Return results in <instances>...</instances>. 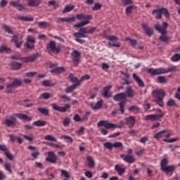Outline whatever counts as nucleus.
Instances as JSON below:
<instances>
[{
    "mask_svg": "<svg viewBox=\"0 0 180 180\" xmlns=\"http://www.w3.org/2000/svg\"><path fill=\"white\" fill-rule=\"evenodd\" d=\"M16 117H18V119H20V120L32 122V117L26 115V114L15 113L13 115H11L8 119H6L4 122V124H5V126H6L7 127H15L17 120Z\"/></svg>",
    "mask_w": 180,
    "mask_h": 180,
    "instance_id": "nucleus-1",
    "label": "nucleus"
},
{
    "mask_svg": "<svg viewBox=\"0 0 180 180\" xmlns=\"http://www.w3.org/2000/svg\"><path fill=\"white\" fill-rule=\"evenodd\" d=\"M154 98L153 102L158 104L160 108H164V98H165V91L162 89H155L152 92Z\"/></svg>",
    "mask_w": 180,
    "mask_h": 180,
    "instance_id": "nucleus-2",
    "label": "nucleus"
},
{
    "mask_svg": "<svg viewBox=\"0 0 180 180\" xmlns=\"http://www.w3.org/2000/svg\"><path fill=\"white\" fill-rule=\"evenodd\" d=\"M167 165L168 159L167 158H165L160 162V169L161 171H162V172H165L166 175H168V174H171L170 175H172L176 167H175L174 165Z\"/></svg>",
    "mask_w": 180,
    "mask_h": 180,
    "instance_id": "nucleus-3",
    "label": "nucleus"
},
{
    "mask_svg": "<svg viewBox=\"0 0 180 180\" xmlns=\"http://www.w3.org/2000/svg\"><path fill=\"white\" fill-rule=\"evenodd\" d=\"M39 57H40V53H34L27 57H22L20 54L17 53L11 56V58L12 60H20L22 63H33V61H36Z\"/></svg>",
    "mask_w": 180,
    "mask_h": 180,
    "instance_id": "nucleus-4",
    "label": "nucleus"
},
{
    "mask_svg": "<svg viewBox=\"0 0 180 180\" xmlns=\"http://www.w3.org/2000/svg\"><path fill=\"white\" fill-rule=\"evenodd\" d=\"M97 126L105 127V129L115 130V129H122L124 126V122H120V124H112L108 120H101L98 122Z\"/></svg>",
    "mask_w": 180,
    "mask_h": 180,
    "instance_id": "nucleus-5",
    "label": "nucleus"
},
{
    "mask_svg": "<svg viewBox=\"0 0 180 180\" xmlns=\"http://www.w3.org/2000/svg\"><path fill=\"white\" fill-rule=\"evenodd\" d=\"M77 19L78 20H85V21H83L75 25V27H82L84 26H86V25H89V20L92 19V15H85L84 14H78L77 15Z\"/></svg>",
    "mask_w": 180,
    "mask_h": 180,
    "instance_id": "nucleus-6",
    "label": "nucleus"
},
{
    "mask_svg": "<svg viewBox=\"0 0 180 180\" xmlns=\"http://www.w3.org/2000/svg\"><path fill=\"white\" fill-rule=\"evenodd\" d=\"M20 85H22V80L14 78L11 83L7 84L6 90V94H13V89H15V88H19Z\"/></svg>",
    "mask_w": 180,
    "mask_h": 180,
    "instance_id": "nucleus-7",
    "label": "nucleus"
},
{
    "mask_svg": "<svg viewBox=\"0 0 180 180\" xmlns=\"http://www.w3.org/2000/svg\"><path fill=\"white\" fill-rule=\"evenodd\" d=\"M71 56L74 67H78V64H79V61H81V52L75 50L71 53Z\"/></svg>",
    "mask_w": 180,
    "mask_h": 180,
    "instance_id": "nucleus-8",
    "label": "nucleus"
},
{
    "mask_svg": "<svg viewBox=\"0 0 180 180\" xmlns=\"http://www.w3.org/2000/svg\"><path fill=\"white\" fill-rule=\"evenodd\" d=\"M51 106L53 110L60 112L61 113H65V112H67V109H70V108H71L70 104H65V107H60L58 105H57V103H52Z\"/></svg>",
    "mask_w": 180,
    "mask_h": 180,
    "instance_id": "nucleus-9",
    "label": "nucleus"
},
{
    "mask_svg": "<svg viewBox=\"0 0 180 180\" xmlns=\"http://www.w3.org/2000/svg\"><path fill=\"white\" fill-rule=\"evenodd\" d=\"M168 27V23L166 22L162 23V26L160 24H157L155 26V29L158 30V32H160L161 34H167V28Z\"/></svg>",
    "mask_w": 180,
    "mask_h": 180,
    "instance_id": "nucleus-10",
    "label": "nucleus"
},
{
    "mask_svg": "<svg viewBox=\"0 0 180 180\" xmlns=\"http://www.w3.org/2000/svg\"><path fill=\"white\" fill-rule=\"evenodd\" d=\"M148 73L150 75H161V74H164L163 68H159L157 69H154L153 68H148L147 70Z\"/></svg>",
    "mask_w": 180,
    "mask_h": 180,
    "instance_id": "nucleus-11",
    "label": "nucleus"
},
{
    "mask_svg": "<svg viewBox=\"0 0 180 180\" xmlns=\"http://www.w3.org/2000/svg\"><path fill=\"white\" fill-rule=\"evenodd\" d=\"M120 158L123 160L125 162H128V164H133V162H136V159H134V156L131 155H124L122 154L120 155Z\"/></svg>",
    "mask_w": 180,
    "mask_h": 180,
    "instance_id": "nucleus-12",
    "label": "nucleus"
},
{
    "mask_svg": "<svg viewBox=\"0 0 180 180\" xmlns=\"http://www.w3.org/2000/svg\"><path fill=\"white\" fill-rule=\"evenodd\" d=\"M46 161L51 162V164H56L57 162V156L54 152H49L48 157L46 158Z\"/></svg>",
    "mask_w": 180,
    "mask_h": 180,
    "instance_id": "nucleus-13",
    "label": "nucleus"
},
{
    "mask_svg": "<svg viewBox=\"0 0 180 180\" xmlns=\"http://www.w3.org/2000/svg\"><path fill=\"white\" fill-rule=\"evenodd\" d=\"M124 94H125V98H134V96L136 95V93L134 91V90L133 89V87H131V86H128L127 87V90L125 92H124Z\"/></svg>",
    "mask_w": 180,
    "mask_h": 180,
    "instance_id": "nucleus-14",
    "label": "nucleus"
},
{
    "mask_svg": "<svg viewBox=\"0 0 180 180\" xmlns=\"http://www.w3.org/2000/svg\"><path fill=\"white\" fill-rule=\"evenodd\" d=\"M74 36L77 38L76 41H78V43H80V44H84L85 43V41L81 39L84 37H86V35H85V34H83L79 31V32L75 33Z\"/></svg>",
    "mask_w": 180,
    "mask_h": 180,
    "instance_id": "nucleus-15",
    "label": "nucleus"
},
{
    "mask_svg": "<svg viewBox=\"0 0 180 180\" xmlns=\"http://www.w3.org/2000/svg\"><path fill=\"white\" fill-rule=\"evenodd\" d=\"M125 120V124H127L129 129L133 128L134 127V124H136V119L134 116H129V117L126 118Z\"/></svg>",
    "mask_w": 180,
    "mask_h": 180,
    "instance_id": "nucleus-16",
    "label": "nucleus"
},
{
    "mask_svg": "<svg viewBox=\"0 0 180 180\" xmlns=\"http://www.w3.org/2000/svg\"><path fill=\"white\" fill-rule=\"evenodd\" d=\"M113 100L115 102H122V101H126V94L124 92L115 94L113 96Z\"/></svg>",
    "mask_w": 180,
    "mask_h": 180,
    "instance_id": "nucleus-17",
    "label": "nucleus"
},
{
    "mask_svg": "<svg viewBox=\"0 0 180 180\" xmlns=\"http://www.w3.org/2000/svg\"><path fill=\"white\" fill-rule=\"evenodd\" d=\"M110 89H112V85H108L106 86L103 88V91L104 92L102 93V96H103V98H112V94H109V91H110Z\"/></svg>",
    "mask_w": 180,
    "mask_h": 180,
    "instance_id": "nucleus-18",
    "label": "nucleus"
},
{
    "mask_svg": "<svg viewBox=\"0 0 180 180\" xmlns=\"http://www.w3.org/2000/svg\"><path fill=\"white\" fill-rule=\"evenodd\" d=\"M132 77L134 79V81L136 82V84L140 86L141 88H144L145 84L143 80H141V78L137 74L133 73Z\"/></svg>",
    "mask_w": 180,
    "mask_h": 180,
    "instance_id": "nucleus-19",
    "label": "nucleus"
},
{
    "mask_svg": "<svg viewBox=\"0 0 180 180\" xmlns=\"http://www.w3.org/2000/svg\"><path fill=\"white\" fill-rule=\"evenodd\" d=\"M161 117H164V113L149 115L146 117V120L154 121L158 120V119H161Z\"/></svg>",
    "mask_w": 180,
    "mask_h": 180,
    "instance_id": "nucleus-20",
    "label": "nucleus"
},
{
    "mask_svg": "<svg viewBox=\"0 0 180 180\" xmlns=\"http://www.w3.org/2000/svg\"><path fill=\"white\" fill-rule=\"evenodd\" d=\"M168 131L164 129L154 134L153 139H155L158 141H160L162 137H164V133H167Z\"/></svg>",
    "mask_w": 180,
    "mask_h": 180,
    "instance_id": "nucleus-21",
    "label": "nucleus"
},
{
    "mask_svg": "<svg viewBox=\"0 0 180 180\" xmlns=\"http://www.w3.org/2000/svg\"><path fill=\"white\" fill-rule=\"evenodd\" d=\"M65 71V68L64 67H58L55 68L50 70L51 74H63Z\"/></svg>",
    "mask_w": 180,
    "mask_h": 180,
    "instance_id": "nucleus-22",
    "label": "nucleus"
},
{
    "mask_svg": "<svg viewBox=\"0 0 180 180\" xmlns=\"http://www.w3.org/2000/svg\"><path fill=\"white\" fill-rule=\"evenodd\" d=\"M47 50L51 51L53 53H56V54H58V53L61 51V48L57 46H48Z\"/></svg>",
    "mask_w": 180,
    "mask_h": 180,
    "instance_id": "nucleus-23",
    "label": "nucleus"
},
{
    "mask_svg": "<svg viewBox=\"0 0 180 180\" xmlns=\"http://www.w3.org/2000/svg\"><path fill=\"white\" fill-rule=\"evenodd\" d=\"M102 105H103V101L99 100L96 104H91V108L93 110H98L102 108Z\"/></svg>",
    "mask_w": 180,
    "mask_h": 180,
    "instance_id": "nucleus-24",
    "label": "nucleus"
},
{
    "mask_svg": "<svg viewBox=\"0 0 180 180\" xmlns=\"http://www.w3.org/2000/svg\"><path fill=\"white\" fill-rule=\"evenodd\" d=\"M152 13L155 15V19L160 20L162 18V8L154 10Z\"/></svg>",
    "mask_w": 180,
    "mask_h": 180,
    "instance_id": "nucleus-25",
    "label": "nucleus"
},
{
    "mask_svg": "<svg viewBox=\"0 0 180 180\" xmlns=\"http://www.w3.org/2000/svg\"><path fill=\"white\" fill-rule=\"evenodd\" d=\"M177 66L173 65L168 68H163V74H168V72H175L176 71Z\"/></svg>",
    "mask_w": 180,
    "mask_h": 180,
    "instance_id": "nucleus-26",
    "label": "nucleus"
},
{
    "mask_svg": "<svg viewBox=\"0 0 180 180\" xmlns=\"http://www.w3.org/2000/svg\"><path fill=\"white\" fill-rule=\"evenodd\" d=\"M86 160L88 161L89 168H95V160L92 158V156H87Z\"/></svg>",
    "mask_w": 180,
    "mask_h": 180,
    "instance_id": "nucleus-27",
    "label": "nucleus"
},
{
    "mask_svg": "<svg viewBox=\"0 0 180 180\" xmlns=\"http://www.w3.org/2000/svg\"><path fill=\"white\" fill-rule=\"evenodd\" d=\"M17 18L19 20H22V22H33V20H34V19L32 17L23 15H18Z\"/></svg>",
    "mask_w": 180,
    "mask_h": 180,
    "instance_id": "nucleus-28",
    "label": "nucleus"
},
{
    "mask_svg": "<svg viewBox=\"0 0 180 180\" xmlns=\"http://www.w3.org/2000/svg\"><path fill=\"white\" fill-rule=\"evenodd\" d=\"M36 43V38L32 35H28L27 37V46H30V44H34Z\"/></svg>",
    "mask_w": 180,
    "mask_h": 180,
    "instance_id": "nucleus-29",
    "label": "nucleus"
},
{
    "mask_svg": "<svg viewBox=\"0 0 180 180\" xmlns=\"http://www.w3.org/2000/svg\"><path fill=\"white\" fill-rule=\"evenodd\" d=\"M77 86H79V82L74 84L72 86L66 88V89H65L66 94H70V92L73 91L74 89H77Z\"/></svg>",
    "mask_w": 180,
    "mask_h": 180,
    "instance_id": "nucleus-30",
    "label": "nucleus"
},
{
    "mask_svg": "<svg viewBox=\"0 0 180 180\" xmlns=\"http://www.w3.org/2000/svg\"><path fill=\"white\" fill-rule=\"evenodd\" d=\"M33 126H37V127H43L47 124V122L43 120H37L32 123Z\"/></svg>",
    "mask_w": 180,
    "mask_h": 180,
    "instance_id": "nucleus-31",
    "label": "nucleus"
},
{
    "mask_svg": "<svg viewBox=\"0 0 180 180\" xmlns=\"http://www.w3.org/2000/svg\"><path fill=\"white\" fill-rule=\"evenodd\" d=\"M142 26L148 36H153V31L152 28H150L147 25H143Z\"/></svg>",
    "mask_w": 180,
    "mask_h": 180,
    "instance_id": "nucleus-32",
    "label": "nucleus"
},
{
    "mask_svg": "<svg viewBox=\"0 0 180 180\" xmlns=\"http://www.w3.org/2000/svg\"><path fill=\"white\" fill-rule=\"evenodd\" d=\"M129 112H132L135 115L140 112V108H139L137 105H131L129 108H128Z\"/></svg>",
    "mask_w": 180,
    "mask_h": 180,
    "instance_id": "nucleus-33",
    "label": "nucleus"
},
{
    "mask_svg": "<svg viewBox=\"0 0 180 180\" xmlns=\"http://www.w3.org/2000/svg\"><path fill=\"white\" fill-rule=\"evenodd\" d=\"M29 6H39V4H41L40 0H28Z\"/></svg>",
    "mask_w": 180,
    "mask_h": 180,
    "instance_id": "nucleus-34",
    "label": "nucleus"
},
{
    "mask_svg": "<svg viewBox=\"0 0 180 180\" xmlns=\"http://www.w3.org/2000/svg\"><path fill=\"white\" fill-rule=\"evenodd\" d=\"M37 110L38 112L41 113V115H44L45 116H49L50 112V110H49V109L44 108H38Z\"/></svg>",
    "mask_w": 180,
    "mask_h": 180,
    "instance_id": "nucleus-35",
    "label": "nucleus"
},
{
    "mask_svg": "<svg viewBox=\"0 0 180 180\" xmlns=\"http://www.w3.org/2000/svg\"><path fill=\"white\" fill-rule=\"evenodd\" d=\"M74 8H75V6L74 5H67L63 9V13H68V12H71V11H73Z\"/></svg>",
    "mask_w": 180,
    "mask_h": 180,
    "instance_id": "nucleus-36",
    "label": "nucleus"
},
{
    "mask_svg": "<svg viewBox=\"0 0 180 180\" xmlns=\"http://www.w3.org/2000/svg\"><path fill=\"white\" fill-rule=\"evenodd\" d=\"M11 65L13 70H20L22 68V63L18 62H12Z\"/></svg>",
    "mask_w": 180,
    "mask_h": 180,
    "instance_id": "nucleus-37",
    "label": "nucleus"
},
{
    "mask_svg": "<svg viewBox=\"0 0 180 180\" xmlns=\"http://www.w3.org/2000/svg\"><path fill=\"white\" fill-rule=\"evenodd\" d=\"M68 79H70L71 82H75V84H78L79 80H78L77 77H74V74L70 73L68 77Z\"/></svg>",
    "mask_w": 180,
    "mask_h": 180,
    "instance_id": "nucleus-38",
    "label": "nucleus"
},
{
    "mask_svg": "<svg viewBox=\"0 0 180 180\" xmlns=\"http://www.w3.org/2000/svg\"><path fill=\"white\" fill-rule=\"evenodd\" d=\"M115 168V171L118 172L119 175H123L124 172H125L124 168L120 167L119 165H116Z\"/></svg>",
    "mask_w": 180,
    "mask_h": 180,
    "instance_id": "nucleus-39",
    "label": "nucleus"
},
{
    "mask_svg": "<svg viewBox=\"0 0 180 180\" xmlns=\"http://www.w3.org/2000/svg\"><path fill=\"white\" fill-rule=\"evenodd\" d=\"M124 105H126V101L124 100L119 103L120 110L122 115L124 113Z\"/></svg>",
    "mask_w": 180,
    "mask_h": 180,
    "instance_id": "nucleus-40",
    "label": "nucleus"
},
{
    "mask_svg": "<svg viewBox=\"0 0 180 180\" xmlns=\"http://www.w3.org/2000/svg\"><path fill=\"white\" fill-rule=\"evenodd\" d=\"M125 41H127V43L129 44H131V46H136V44H137L136 39H131L129 37L125 38Z\"/></svg>",
    "mask_w": 180,
    "mask_h": 180,
    "instance_id": "nucleus-41",
    "label": "nucleus"
},
{
    "mask_svg": "<svg viewBox=\"0 0 180 180\" xmlns=\"http://www.w3.org/2000/svg\"><path fill=\"white\" fill-rule=\"evenodd\" d=\"M60 172H61V175H63V176L66 178V179H70V178H71V176L70 175V173L68 172H67L66 170L61 169Z\"/></svg>",
    "mask_w": 180,
    "mask_h": 180,
    "instance_id": "nucleus-42",
    "label": "nucleus"
},
{
    "mask_svg": "<svg viewBox=\"0 0 180 180\" xmlns=\"http://www.w3.org/2000/svg\"><path fill=\"white\" fill-rule=\"evenodd\" d=\"M34 46H25L24 48H21L22 53H27L29 50H33Z\"/></svg>",
    "mask_w": 180,
    "mask_h": 180,
    "instance_id": "nucleus-43",
    "label": "nucleus"
},
{
    "mask_svg": "<svg viewBox=\"0 0 180 180\" xmlns=\"http://www.w3.org/2000/svg\"><path fill=\"white\" fill-rule=\"evenodd\" d=\"M11 51V49L7 48L6 46H1L0 49V53H1V54H4V53H9Z\"/></svg>",
    "mask_w": 180,
    "mask_h": 180,
    "instance_id": "nucleus-44",
    "label": "nucleus"
},
{
    "mask_svg": "<svg viewBox=\"0 0 180 180\" xmlns=\"http://www.w3.org/2000/svg\"><path fill=\"white\" fill-rule=\"evenodd\" d=\"M106 39H107V40H109L110 41H113L114 43H116V41H117V40H118L117 37H116L115 35L107 36Z\"/></svg>",
    "mask_w": 180,
    "mask_h": 180,
    "instance_id": "nucleus-45",
    "label": "nucleus"
},
{
    "mask_svg": "<svg viewBox=\"0 0 180 180\" xmlns=\"http://www.w3.org/2000/svg\"><path fill=\"white\" fill-rule=\"evenodd\" d=\"M4 167H5V169L8 171V172L12 174L13 172H12V166L11 165L10 163H8V162H5L4 163Z\"/></svg>",
    "mask_w": 180,
    "mask_h": 180,
    "instance_id": "nucleus-46",
    "label": "nucleus"
},
{
    "mask_svg": "<svg viewBox=\"0 0 180 180\" xmlns=\"http://www.w3.org/2000/svg\"><path fill=\"white\" fill-rule=\"evenodd\" d=\"M37 25L39 26V27H49L50 26V24H49V22H37Z\"/></svg>",
    "mask_w": 180,
    "mask_h": 180,
    "instance_id": "nucleus-47",
    "label": "nucleus"
},
{
    "mask_svg": "<svg viewBox=\"0 0 180 180\" xmlns=\"http://www.w3.org/2000/svg\"><path fill=\"white\" fill-rule=\"evenodd\" d=\"M87 79H91V75H85L84 76H82L80 79L79 80V85H81V83L82 82V81H86Z\"/></svg>",
    "mask_w": 180,
    "mask_h": 180,
    "instance_id": "nucleus-48",
    "label": "nucleus"
},
{
    "mask_svg": "<svg viewBox=\"0 0 180 180\" xmlns=\"http://www.w3.org/2000/svg\"><path fill=\"white\" fill-rule=\"evenodd\" d=\"M63 123L65 127H68V126H70V124L71 123V119H70V117H65Z\"/></svg>",
    "mask_w": 180,
    "mask_h": 180,
    "instance_id": "nucleus-49",
    "label": "nucleus"
},
{
    "mask_svg": "<svg viewBox=\"0 0 180 180\" xmlns=\"http://www.w3.org/2000/svg\"><path fill=\"white\" fill-rule=\"evenodd\" d=\"M43 86H54L56 85V83L51 84L50 82V80H45L42 82Z\"/></svg>",
    "mask_w": 180,
    "mask_h": 180,
    "instance_id": "nucleus-50",
    "label": "nucleus"
},
{
    "mask_svg": "<svg viewBox=\"0 0 180 180\" xmlns=\"http://www.w3.org/2000/svg\"><path fill=\"white\" fill-rule=\"evenodd\" d=\"M103 146L105 148H108V150H113V143H112L111 142H107L103 143Z\"/></svg>",
    "mask_w": 180,
    "mask_h": 180,
    "instance_id": "nucleus-51",
    "label": "nucleus"
},
{
    "mask_svg": "<svg viewBox=\"0 0 180 180\" xmlns=\"http://www.w3.org/2000/svg\"><path fill=\"white\" fill-rule=\"evenodd\" d=\"M48 141H57V139L51 135H47L44 137Z\"/></svg>",
    "mask_w": 180,
    "mask_h": 180,
    "instance_id": "nucleus-52",
    "label": "nucleus"
},
{
    "mask_svg": "<svg viewBox=\"0 0 180 180\" xmlns=\"http://www.w3.org/2000/svg\"><path fill=\"white\" fill-rule=\"evenodd\" d=\"M158 80L159 81L160 84H165L167 82V79L164 76H158Z\"/></svg>",
    "mask_w": 180,
    "mask_h": 180,
    "instance_id": "nucleus-53",
    "label": "nucleus"
},
{
    "mask_svg": "<svg viewBox=\"0 0 180 180\" xmlns=\"http://www.w3.org/2000/svg\"><path fill=\"white\" fill-rule=\"evenodd\" d=\"M167 106H176V102L175 100L171 98L167 103Z\"/></svg>",
    "mask_w": 180,
    "mask_h": 180,
    "instance_id": "nucleus-54",
    "label": "nucleus"
},
{
    "mask_svg": "<svg viewBox=\"0 0 180 180\" xmlns=\"http://www.w3.org/2000/svg\"><path fill=\"white\" fill-rule=\"evenodd\" d=\"M6 157H7L8 158V160H10V161H12V160H13V155H12V153H11V151H9V149L4 153Z\"/></svg>",
    "mask_w": 180,
    "mask_h": 180,
    "instance_id": "nucleus-55",
    "label": "nucleus"
},
{
    "mask_svg": "<svg viewBox=\"0 0 180 180\" xmlns=\"http://www.w3.org/2000/svg\"><path fill=\"white\" fill-rule=\"evenodd\" d=\"M49 5H52L54 8V9H57V8H58L60 6V4H58V2L56 1H51L49 2Z\"/></svg>",
    "mask_w": 180,
    "mask_h": 180,
    "instance_id": "nucleus-56",
    "label": "nucleus"
},
{
    "mask_svg": "<svg viewBox=\"0 0 180 180\" xmlns=\"http://www.w3.org/2000/svg\"><path fill=\"white\" fill-rule=\"evenodd\" d=\"M3 29L5 30V32H6L7 33H8L9 34H13V32L12 31V30L11 29V27H9V26H8V25H4V26H3Z\"/></svg>",
    "mask_w": 180,
    "mask_h": 180,
    "instance_id": "nucleus-57",
    "label": "nucleus"
},
{
    "mask_svg": "<svg viewBox=\"0 0 180 180\" xmlns=\"http://www.w3.org/2000/svg\"><path fill=\"white\" fill-rule=\"evenodd\" d=\"M20 2L19 1H11L10 5L11 6H13L14 8H18V6H20Z\"/></svg>",
    "mask_w": 180,
    "mask_h": 180,
    "instance_id": "nucleus-58",
    "label": "nucleus"
},
{
    "mask_svg": "<svg viewBox=\"0 0 180 180\" xmlns=\"http://www.w3.org/2000/svg\"><path fill=\"white\" fill-rule=\"evenodd\" d=\"M133 8H134V6H129L127 7L126 8V13L129 16V15H131V12L133 11Z\"/></svg>",
    "mask_w": 180,
    "mask_h": 180,
    "instance_id": "nucleus-59",
    "label": "nucleus"
},
{
    "mask_svg": "<svg viewBox=\"0 0 180 180\" xmlns=\"http://www.w3.org/2000/svg\"><path fill=\"white\" fill-rule=\"evenodd\" d=\"M172 61H179L180 60V55L178 53L174 54L172 58H171Z\"/></svg>",
    "mask_w": 180,
    "mask_h": 180,
    "instance_id": "nucleus-60",
    "label": "nucleus"
},
{
    "mask_svg": "<svg viewBox=\"0 0 180 180\" xmlns=\"http://www.w3.org/2000/svg\"><path fill=\"white\" fill-rule=\"evenodd\" d=\"M102 8V4L100 3H95L94 6L93 7V11H99Z\"/></svg>",
    "mask_w": 180,
    "mask_h": 180,
    "instance_id": "nucleus-61",
    "label": "nucleus"
},
{
    "mask_svg": "<svg viewBox=\"0 0 180 180\" xmlns=\"http://www.w3.org/2000/svg\"><path fill=\"white\" fill-rule=\"evenodd\" d=\"M41 96L42 98H44V99H50L51 96V94H50L48 92H44L43 94H41Z\"/></svg>",
    "mask_w": 180,
    "mask_h": 180,
    "instance_id": "nucleus-62",
    "label": "nucleus"
},
{
    "mask_svg": "<svg viewBox=\"0 0 180 180\" xmlns=\"http://www.w3.org/2000/svg\"><path fill=\"white\" fill-rule=\"evenodd\" d=\"M160 39V40H162V41H168V40H169V38L165 34H162Z\"/></svg>",
    "mask_w": 180,
    "mask_h": 180,
    "instance_id": "nucleus-63",
    "label": "nucleus"
},
{
    "mask_svg": "<svg viewBox=\"0 0 180 180\" xmlns=\"http://www.w3.org/2000/svg\"><path fill=\"white\" fill-rule=\"evenodd\" d=\"M180 86H179L178 89H177V92H176L174 97L176 98V99H178V101H180Z\"/></svg>",
    "mask_w": 180,
    "mask_h": 180,
    "instance_id": "nucleus-64",
    "label": "nucleus"
}]
</instances>
